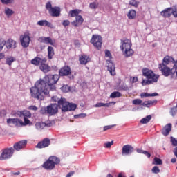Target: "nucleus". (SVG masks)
Returning a JSON list of instances; mask_svg holds the SVG:
<instances>
[{
  "instance_id": "dca6fc26",
  "label": "nucleus",
  "mask_w": 177,
  "mask_h": 177,
  "mask_svg": "<svg viewBox=\"0 0 177 177\" xmlns=\"http://www.w3.org/2000/svg\"><path fill=\"white\" fill-rule=\"evenodd\" d=\"M59 74L61 77L70 75L71 74V68L68 66H64L59 70Z\"/></svg>"
},
{
  "instance_id": "49530a36",
  "label": "nucleus",
  "mask_w": 177,
  "mask_h": 177,
  "mask_svg": "<svg viewBox=\"0 0 177 177\" xmlns=\"http://www.w3.org/2000/svg\"><path fill=\"white\" fill-rule=\"evenodd\" d=\"M61 89L64 93H67V92L70 91V87L68 85H64Z\"/></svg>"
},
{
  "instance_id": "c85d7f7f",
  "label": "nucleus",
  "mask_w": 177,
  "mask_h": 177,
  "mask_svg": "<svg viewBox=\"0 0 177 177\" xmlns=\"http://www.w3.org/2000/svg\"><path fill=\"white\" fill-rule=\"evenodd\" d=\"M80 13H81V10H72L69 11V16L71 17H77V16H80Z\"/></svg>"
},
{
  "instance_id": "a211bd4d",
  "label": "nucleus",
  "mask_w": 177,
  "mask_h": 177,
  "mask_svg": "<svg viewBox=\"0 0 177 177\" xmlns=\"http://www.w3.org/2000/svg\"><path fill=\"white\" fill-rule=\"evenodd\" d=\"M171 131H172V124L168 123L162 129L161 133L163 136H168Z\"/></svg>"
},
{
  "instance_id": "4c0bfd02",
  "label": "nucleus",
  "mask_w": 177,
  "mask_h": 177,
  "mask_svg": "<svg viewBox=\"0 0 177 177\" xmlns=\"http://www.w3.org/2000/svg\"><path fill=\"white\" fill-rule=\"evenodd\" d=\"M22 115L24 116V118H31L32 114L30 111H23Z\"/></svg>"
},
{
  "instance_id": "6e6552de",
  "label": "nucleus",
  "mask_w": 177,
  "mask_h": 177,
  "mask_svg": "<svg viewBox=\"0 0 177 177\" xmlns=\"http://www.w3.org/2000/svg\"><path fill=\"white\" fill-rule=\"evenodd\" d=\"M14 153L15 149L13 147L6 148L3 150L0 156V161H3V160H9V158H12Z\"/></svg>"
},
{
  "instance_id": "bf43d9fd",
  "label": "nucleus",
  "mask_w": 177,
  "mask_h": 177,
  "mask_svg": "<svg viewBox=\"0 0 177 177\" xmlns=\"http://www.w3.org/2000/svg\"><path fill=\"white\" fill-rule=\"evenodd\" d=\"M28 110H33V111H37L38 110V107L36 106L32 105L28 107Z\"/></svg>"
},
{
  "instance_id": "423d86ee",
  "label": "nucleus",
  "mask_w": 177,
  "mask_h": 177,
  "mask_svg": "<svg viewBox=\"0 0 177 177\" xmlns=\"http://www.w3.org/2000/svg\"><path fill=\"white\" fill-rule=\"evenodd\" d=\"M142 75L146 77L147 80H151L152 81L155 80L156 82H157L158 78H160V75H156L154 72L147 68L142 69Z\"/></svg>"
},
{
  "instance_id": "69168bd1",
  "label": "nucleus",
  "mask_w": 177,
  "mask_h": 177,
  "mask_svg": "<svg viewBox=\"0 0 177 177\" xmlns=\"http://www.w3.org/2000/svg\"><path fill=\"white\" fill-rule=\"evenodd\" d=\"M171 15H173V16L174 17H177V10H176V9H174L173 11H171Z\"/></svg>"
},
{
  "instance_id": "0e129e2a",
  "label": "nucleus",
  "mask_w": 177,
  "mask_h": 177,
  "mask_svg": "<svg viewBox=\"0 0 177 177\" xmlns=\"http://www.w3.org/2000/svg\"><path fill=\"white\" fill-rule=\"evenodd\" d=\"M143 154H145V156L148 157V158H150V157H151V154H150V153H149L147 151H144Z\"/></svg>"
},
{
  "instance_id": "0eeeda50",
  "label": "nucleus",
  "mask_w": 177,
  "mask_h": 177,
  "mask_svg": "<svg viewBox=\"0 0 177 177\" xmlns=\"http://www.w3.org/2000/svg\"><path fill=\"white\" fill-rule=\"evenodd\" d=\"M90 42L98 50L102 49V44H103L102 36L99 35H93L90 40Z\"/></svg>"
},
{
  "instance_id": "72a5a7b5",
  "label": "nucleus",
  "mask_w": 177,
  "mask_h": 177,
  "mask_svg": "<svg viewBox=\"0 0 177 177\" xmlns=\"http://www.w3.org/2000/svg\"><path fill=\"white\" fill-rule=\"evenodd\" d=\"M24 121L21 120V127H26V125H32V122L30 121V120H28L27 118H24Z\"/></svg>"
},
{
  "instance_id": "79ce46f5",
  "label": "nucleus",
  "mask_w": 177,
  "mask_h": 177,
  "mask_svg": "<svg viewBox=\"0 0 177 177\" xmlns=\"http://www.w3.org/2000/svg\"><path fill=\"white\" fill-rule=\"evenodd\" d=\"M155 165H162V160L157 157H155L153 159Z\"/></svg>"
},
{
  "instance_id": "412c9836",
  "label": "nucleus",
  "mask_w": 177,
  "mask_h": 177,
  "mask_svg": "<svg viewBox=\"0 0 177 177\" xmlns=\"http://www.w3.org/2000/svg\"><path fill=\"white\" fill-rule=\"evenodd\" d=\"M79 62H80V64H83L85 66V64H86L89 63V62H91V58L88 55H82L80 56Z\"/></svg>"
},
{
  "instance_id": "de8ad7c7",
  "label": "nucleus",
  "mask_w": 177,
  "mask_h": 177,
  "mask_svg": "<svg viewBox=\"0 0 177 177\" xmlns=\"http://www.w3.org/2000/svg\"><path fill=\"white\" fill-rule=\"evenodd\" d=\"M14 125L15 127H21V120L15 118V120L14 122Z\"/></svg>"
},
{
  "instance_id": "a18cd8bd",
  "label": "nucleus",
  "mask_w": 177,
  "mask_h": 177,
  "mask_svg": "<svg viewBox=\"0 0 177 177\" xmlns=\"http://www.w3.org/2000/svg\"><path fill=\"white\" fill-rule=\"evenodd\" d=\"M90 9H97L99 8V3L96 2H93L89 4Z\"/></svg>"
},
{
  "instance_id": "473e14b6",
  "label": "nucleus",
  "mask_w": 177,
  "mask_h": 177,
  "mask_svg": "<svg viewBox=\"0 0 177 177\" xmlns=\"http://www.w3.org/2000/svg\"><path fill=\"white\" fill-rule=\"evenodd\" d=\"M122 95L118 91H114L110 95L111 99H115V97H121Z\"/></svg>"
},
{
  "instance_id": "2eb2a0df",
  "label": "nucleus",
  "mask_w": 177,
  "mask_h": 177,
  "mask_svg": "<svg viewBox=\"0 0 177 177\" xmlns=\"http://www.w3.org/2000/svg\"><path fill=\"white\" fill-rule=\"evenodd\" d=\"M46 62H48L46 58L42 59L39 57H36L30 61V63H31V64H33V66H40L42 64V63H46Z\"/></svg>"
},
{
  "instance_id": "13d9d810",
  "label": "nucleus",
  "mask_w": 177,
  "mask_h": 177,
  "mask_svg": "<svg viewBox=\"0 0 177 177\" xmlns=\"http://www.w3.org/2000/svg\"><path fill=\"white\" fill-rule=\"evenodd\" d=\"M113 127H115V125H108L104 127V131H109V129H111V128H113Z\"/></svg>"
},
{
  "instance_id": "c9c22d12",
  "label": "nucleus",
  "mask_w": 177,
  "mask_h": 177,
  "mask_svg": "<svg viewBox=\"0 0 177 177\" xmlns=\"http://www.w3.org/2000/svg\"><path fill=\"white\" fill-rule=\"evenodd\" d=\"M150 120H151V115H147L145 118H143L142 119H141L140 120V123L141 124H147L148 122H149Z\"/></svg>"
},
{
  "instance_id": "aec40b11",
  "label": "nucleus",
  "mask_w": 177,
  "mask_h": 177,
  "mask_svg": "<svg viewBox=\"0 0 177 177\" xmlns=\"http://www.w3.org/2000/svg\"><path fill=\"white\" fill-rule=\"evenodd\" d=\"M171 10H172V8H171V7L165 8L162 11L160 12V15L162 17H165V19H167L168 17H171V16L172 15Z\"/></svg>"
},
{
  "instance_id": "5fc2aeb1",
  "label": "nucleus",
  "mask_w": 177,
  "mask_h": 177,
  "mask_svg": "<svg viewBox=\"0 0 177 177\" xmlns=\"http://www.w3.org/2000/svg\"><path fill=\"white\" fill-rule=\"evenodd\" d=\"M13 0H1V2L3 3V5H8V3H12Z\"/></svg>"
},
{
  "instance_id": "ddd939ff",
  "label": "nucleus",
  "mask_w": 177,
  "mask_h": 177,
  "mask_svg": "<svg viewBox=\"0 0 177 177\" xmlns=\"http://www.w3.org/2000/svg\"><path fill=\"white\" fill-rule=\"evenodd\" d=\"M27 146V140H23L21 141H19L14 144L13 145V149L14 151L16 150V151H20V150H22V149H24Z\"/></svg>"
},
{
  "instance_id": "a878e982",
  "label": "nucleus",
  "mask_w": 177,
  "mask_h": 177,
  "mask_svg": "<svg viewBox=\"0 0 177 177\" xmlns=\"http://www.w3.org/2000/svg\"><path fill=\"white\" fill-rule=\"evenodd\" d=\"M39 68L43 73H49L50 68L46 62H41V64L39 66Z\"/></svg>"
},
{
  "instance_id": "a19ab883",
  "label": "nucleus",
  "mask_w": 177,
  "mask_h": 177,
  "mask_svg": "<svg viewBox=\"0 0 177 177\" xmlns=\"http://www.w3.org/2000/svg\"><path fill=\"white\" fill-rule=\"evenodd\" d=\"M143 101H142V100L140 99H134L133 101H132V103L134 106H140V104H143Z\"/></svg>"
},
{
  "instance_id": "39448f33",
  "label": "nucleus",
  "mask_w": 177,
  "mask_h": 177,
  "mask_svg": "<svg viewBox=\"0 0 177 177\" xmlns=\"http://www.w3.org/2000/svg\"><path fill=\"white\" fill-rule=\"evenodd\" d=\"M46 9L53 17H59L60 16V7H52V3L48 1L46 4Z\"/></svg>"
},
{
  "instance_id": "393cba45",
  "label": "nucleus",
  "mask_w": 177,
  "mask_h": 177,
  "mask_svg": "<svg viewBox=\"0 0 177 177\" xmlns=\"http://www.w3.org/2000/svg\"><path fill=\"white\" fill-rule=\"evenodd\" d=\"M47 52H48L47 57L48 60H52V59H53V56H55V48L49 46L47 48Z\"/></svg>"
},
{
  "instance_id": "e433bc0d",
  "label": "nucleus",
  "mask_w": 177,
  "mask_h": 177,
  "mask_svg": "<svg viewBox=\"0 0 177 177\" xmlns=\"http://www.w3.org/2000/svg\"><path fill=\"white\" fill-rule=\"evenodd\" d=\"M124 55L126 57H131V56H132V55H133V50H132V48L126 50L124 52Z\"/></svg>"
},
{
  "instance_id": "58836bf2",
  "label": "nucleus",
  "mask_w": 177,
  "mask_h": 177,
  "mask_svg": "<svg viewBox=\"0 0 177 177\" xmlns=\"http://www.w3.org/2000/svg\"><path fill=\"white\" fill-rule=\"evenodd\" d=\"M14 13H15V11L12 10L9 8H7L5 9V15H6L8 17H10V16H12V15H13Z\"/></svg>"
},
{
  "instance_id": "4be33fe9",
  "label": "nucleus",
  "mask_w": 177,
  "mask_h": 177,
  "mask_svg": "<svg viewBox=\"0 0 177 177\" xmlns=\"http://www.w3.org/2000/svg\"><path fill=\"white\" fill-rule=\"evenodd\" d=\"M108 71H109L110 74L112 75H115V66L114 64L110 61H108L106 63Z\"/></svg>"
},
{
  "instance_id": "f3484780",
  "label": "nucleus",
  "mask_w": 177,
  "mask_h": 177,
  "mask_svg": "<svg viewBox=\"0 0 177 177\" xmlns=\"http://www.w3.org/2000/svg\"><path fill=\"white\" fill-rule=\"evenodd\" d=\"M38 41L41 44H49L52 46H55V39L53 40L50 37H40L38 38Z\"/></svg>"
},
{
  "instance_id": "cd10ccee",
  "label": "nucleus",
  "mask_w": 177,
  "mask_h": 177,
  "mask_svg": "<svg viewBox=\"0 0 177 177\" xmlns=\"http://www.w3.org/2000/svg\"><path fill=\"white\" fill-rule=\"evenodd\" d=\"M170 62H174V58L172 57L167 55L163 58L162 63L159 64H163V66H167L169 64Z\"/></svg>"
},
{
  "instance_id": "4468645a",
  "label": "nucleus",
  "mask_w": 177,
  "mask_h": 177,
  "mask_svg": "<svg viewBox=\"0 0 177 177\" xmlns=\"http://www.w3.org/2000/svg\"><path fill=\"white\" fill-rule=\"evenodd\" d=\"M122 46H120L121 50L125 52V50H128L132 48V44L131 43V40L126 39L124 40L121 41Z\"/></svg>"
},
{
  "instance_id": "4d7b16f0",
  "label": "nucleus",
  "mask_w": 177,
  "mask_h": 177,
  "mask_svg": "<svg viewBox=\"0 0 177 177\" xmlns=\"http://www.w3.org/2000/svg\"><path fill=\"white\" fill-rule=\"evenodd\" d=\"M62 25L64 26V27H67V26H70V21L68 20H64Z\"/></svg>"
},
{
  "instance_id": "8fccbe9b",
  "label": "nucleus",
  "mask_w": 177,
  "mask_h": 177,
  "mask_svg": "<svg viewBox=\"0 0 177 177\" xmlns=\"http://www.w3.org/2000/svg\"><path fill=\"white\" fill-rule=\"evenodd\" d=\"M170 142H171L172 146H174V147L177 146V140L175 138L171 137Z\"/></svg>"
},
{
  "instance_id": "f257e3e1",
  "label": "nucleus",
  "mask_w": 177,
  "mask_h": 177,
  "mask_svg": "<svg viewBox=\"0 0 177 177\" xmlns=\"http://www.w3.org/2000/svg\"><path fill=\"white\" fill-rule=\"evenodd\" d=\"M60 79L59 75H47L44 79L37 80L35 86L30 88V95L34 99L37 100H44L45 96L48 95L50 91H56V84Z\"/></svg>"
},
{
  "instance_id": "6e6d98bb",
  "label": "nucleus",
  "mask_w": 177,
  "mask_h": 177,
  "mask_svg": "<svg viewBox=\"0 0 177 177\" xmlns=\"http://www.w3.org/2000/svg\"><path fill=\"white\" fill-rule=\"evenodd\" d=\"M176 112H177V109H176V108H171V111H170V113H171V115H175L176 114Z\"/></svg>"
},
{
  "instance_id": "3c124183",
  "label": "nucleus",
  "mask_w": 177,
  "mask_h": 177,
  "mask_svg": "<svg viewBox=\"0 0 177 177\" xmlns=\"http://www.w3.org/2000/svg\"><path fill=\"white\" fill-rule=\"evenodd\" d=\"M152 172L153 174H160V168L158 167L155 166L152 168Z\"/></svg>"
},
{
  "instance_id": "c756f323",
  "label": "nucleus",
  "mask_w": 177,
  "mask_h": 177,
  "mask_svg": "<svg viewBox=\"0 0 177 177\" xmlns=\"http://www.w3.org/2000/svg\"><path fill=\"white\" fill-rule=\"evenodd\" d=\"M154 96H158V93H142L140 94V97L143 99L144 97H153Z\"/></svg>"
},
{
  "instance_id": "9b49d317",
  "label": "nucleus",
  "mask_w": 177,
  "mask_h": 177,
  "mask_svg": "<svg viewBox=\"0 0 177 177\" xmlns=\"http://www.w3.org/2000/svg\"><path fill=\"white\" fill-rule=\"evenodd\" d=\"M50 145V139L46 138L39 141L36 145V149H45Z\"/></svg>"
},
{
  "instance_id": "338daca9",
  "label": "nucleus",
  "mask_w": 177,
  "mask_h": 177,
  "mask_svg": "<svg viewBox=\"0 0 177 177\" xmlns=\"http://www.w3.org/2000/svg\"><path fill=\"white\" fill-rule=\"evenodd\" d=\"M174 63V68H175V70H177V60L175 61V59H174V61H172Z\"/></svg>"
},
{
  "instance_id": "20e7f679",
  "label": "nucleus",
  "mask_w": 177,
  "mask_h": 177,
  "mask_svg": "<svg viewBox=\"0 0 177 177\" xmlns=\"http://www.w3.org/2000/svg\"><path fill=\"white\" fill-rule=\"evenodd\" d=\"M59 113V106L57 104H50L46 107H42L40 110V114H48L49 115H55Z\"/></svg>"
},
{
  "instance_id": "864d4df0",
  "label": "nucleus",
  "mask_w": 177,
  "mask_h": 177,
  "mask_svg": "<svg viewBox=\"0 0 177 177\" xmlns=\"http://www.w3.org/2000/svg\"><path fill=\"white\" fill-rule=\"evenodd\" d=\"M6 45V41L5 40L0 41V52L3 49V46Z\"/></svg>"
},
{
  "instance_id": "603ef678",
  "label": "nucleus",
  "mask_w": 177,
  "mask_h": 177,
  "mask_svg": "<svg viewBox=\"0 0 177 177\" xmlns=\"http://www.w3.org/2000/svg\"><path fill=\"white\" fill-rule=\"evenodd\" d=\"M15 120L16 118H8L7 119V124H13L14 125Z\"/></svg>"
},
{
  "instance_id": "7ed1b4c3",
  "label": "nucleus",
  "mask_w": 177,
  "mask_h": 177,
  "mask_svg": "<svg viewBox=\"0 0 177 177\" xmlns=\"http://www.w3.org/2000/svg\"><path fill=\"white\" fill-rule=\"evenodd\" d=\"M57 164H60V159L57 156H50L42 165V167L44 168V169L52 171Z\"/></svg>"
},
{
  "instance_id": "2f4dec72",
  "label": "nucleus",
  "mask_w": 177,
  "mask_h": 177,
  "mask_svg": "<svg viewBox=\"0 0 177 177\" xmlns=\"http://www.w3.org/2000/svg\"><path fill=\"white\" fill-rule=\"evenodd\" d=\"M154 82H156V79L153 80H151V79L143 80L142 82V86H145V85H150L151 84H154Z\"/></svg>"
},
{
  "instance_id": "7c9ffc66",
  "label": "nucleus",
  "mask_w": 177,
  "mask_h": 177,
  "mask_svg": "<svg viewBox=\"0 0 177 177\" xmlns=\"http://www.w3.org/2000/svg\"><path fill=\"white\" fill-rule=\"evenodd\" d=\"M128 19L129 20H133L136 17V11L135 10H131L127 14Z\"/></svg>"
},
{
  "instance_id": "1a4fd4ad",
  "label": "nucleus",
  "mask_w": 177,
  "mask_h": 177,
  "mask_svg": "<svg viewBox=\"0 0 177 177\" xmlns=\"http://www.w3.org/2000/svg\"><path fill=\"white\" fill-rule=\"evenodd\" d=\"M30 41V33H25L20 36V42L23 48H28Z\"/></svg>"
},
{
  "instance_id": "09e8293b",
  "label": "nucleus",
  "mask_w": 177,
  "mask_h": 177,
  "mask_svg": "<svg viewBox=\"0 0 177 177\" xmlns=\"http://www.w3.org/2000/svg\"><path fill=\"white\" fill-rule=\"evenodd\" d=\"M113 145H114L113 141L107 142L104 145V147H106V149H110V147H111V146H113Z\"/></svg>"
},
{
  "instance_id": "ea45409f",
  "label": "nucleus",
  "mask_w": 177,
  "mask_h": 177,
  "mask_svg": "<svg viewBox=\"0 0 177 177\" xmlns=\"http://www.w3.org/2000/svg\"><path fill=\"white\" fill-rule=\"evenodd\" d=\"M11 114L12 115H15V117H21V115H23V111H12Z\"/></svg>"
},
{
  "instance_id": "6ab92c4d",
  "label": "nucleus",
  "mask_w": 177,
  "mask_h": 177,
  "mask_svg": "<svg viewBox=\"0 0 177 177\" xmlns=\"http://www.w3.org/2000/svg\"><path fill=\"white\" fill-rule=\"evenodd\" d=\"M82 23H84V18L82 15H79L75 17V20L71 22L72 26L74 27H80V26H82Z\"/></svg>"
},
{
  "instance_id": "f03ea898",
  "label": "nucleus",
  "mask_w": 177,
  "mask_h": 177,
  "mask_svg": "<svg viewBox=\"0 0 177 177\" xmlns=\"http://www.w3.org/2000/svg\"><path fill=\"white\" fill-rule=\"evenodd\" d=\"M51 100L53 102H57V106L64 113H66V111H74L77 109V104L67 102V100L65 98L59 99L57 96H53L51 97Z\"/></svg>"
},
{
  "instance_id": "680f3d73",
  "label": "nucleus",
  "mask_w": 177,
  "mask_h": 177,
  "mask_svg": "<svg viewBox=\"0 0 177 177\" xmlns=\"http://www.w3.org/2000/svg\"><path fill=\"white\" fill-rule=\"evenodd\" d=\"M130 81H131V82H132L133 84H135V82H138V77H131L130 78Z\"/></svg>"
},
{
  "instance_id": "052dcab7",
  "label": "nucleus",
  "mask_w": 177,
  "mask_h": 177,
  "mask_svg": "<svg viewBox=\"0 0 177 177\" xmlns=\"http://www.w3.org/2000/svg\"><path fill=\"white\" fill-rule=\"evenodd\" d=\"M105 56L106 57H111V53L109 50H105Z\"/></svg>"
},
{
  "instance_id": "c03bdc74",
  "label": "nucleus",
  "mask_w": 177,
  "mask_h": 177,
  "mask_svg": "<svg viewBox=\"0 0 177 177\" xmlns=\"http://www.w3.org/2000/svg\"><path fill=\"white\" fill-rule=\"evenodd\" d=\"M129 5L134 8H138V6H139V1H137L136 0H131L129 1Z\"/></svg>"
},
{
  "instance_id": "5701e85b",
  "label": "nucleus",
  "mask_w": 177,
  "mask_h": 177,
  "mask_svg": "<svg viewBox=\"0 0 177 177\" xmlns=\"http://www.w3.org/2000/svg\"><path fill=\"white\" fill-rule=\"evenodd\" d=\"M7 49H15L16 48V41L10 39L6 42Z\"/></svg>"
},
{
  "instance_id": "9d476101",
  "label": "nucleus",
  "mask_w": 177,
  "mask_h": 177,
  "mask_svg": "<svg viewBox=\"0 0 177 177\" xmlns=\"http://www.w3.org/2000/svg\"><path fill=\"white\" fill-rule=\"evenodd\" d=\"M158 68L161 71L162 75L165 77H169L171 75V68L167 66V65L158 64Z\"/></svg>"
},
{
  "instance_id": "774afa93",
  "label": "nucleus",
  "mask_w": 177,
  "mask_h": 177,
  "mask_svg": "<svg viewBox=\"0 0 177 177\" xmlns=\"http://www.w3.org/2000/svg\"><path fill=\"white\" fill-rule=\"evenodd\" d=\"M74 174V171H70L66 177H71Z\"/></svg>"
},
{
  "instance_id": "f8f14e48",
  "label": "nucleus",
  "mask_w": 177,
  "mask_h": 177,
  "mask_svg": "<svg viewBox=\"0 0 177 177\" xmlns=\"http://www.w3.org/2000/svg\"><path fill=\"white\" fill-rule=\"evenodd\" d=\"M135 151V149L131 145H126L122 147V156H131V153Z\"/></svg>"
},
{
  "instance_id": "37998d69",
  "label": "nucleus",
  "mask_w": 177,
  "mask_h": 177,
  "mask_svg": "<svg viewBox=\"0 0 177 177\" xmlns=\"http://www.w3.org/2000/svg\"><path fill=\"white\" fill-rule=\"evenodd\" d=\"M110 106V104H104L103 102H98L95 105V107H109Z\"/></svg>"
},
{
  "instance_id": "bb28decb",
  "label": "nucleus",
  "mask_w": 177,
  "mask_h": 177,
  "mask_svg": "<svg viewBox=\"0 0 177 177\" xmlns=\"http://www.w3.org/2000/svg\"><path fill=\"white\" fill-rule=\"evenodd\" d=\"M154 104H157V100H149V101H145L142 104V106L143 107H151V106H154Z\"/></svg>"
},
{
  "instance_id": "f704fd0d",
  "label": "nucleus",
  "mask_w": 177,
  "mask_h": 177,
  "mask_svg": "<svg viewBox=\"0 0 177 177\" xmlns=\"http://www.w3.org/2000/svg\"><path fill=\"white\" fill-rule=\"evenodd\" d=\"M13 62H16V58L13 57H8L6 59V63L8 66H12V63H13Z\"/></svg>"
},
{
  "instance_id": "e2e57ef3",
  "label": "nucleus",
  "mask_w": 177,
  "mask_h": 177,
  "mask_svg": "<svg viewBox=\"0 0 177 177\" xmlns=\"http://www.w3.org/2000/svg\"><path fill=\"white\" fill-rule=\"evenodd\" d=\"M7 114V112L6 110H1L0 112V116L1 117H5Z\"/></svg>"
},
{
  "instance_id": "b1692460",
  "label": "nucleus",
  "mask_w": 177,
  "mask_h": 177,
  "mask_svg": "<svg viewBox=\"0 0 177 177\" xmlns=\"http://www.w3.org/2000/svg\"><path fill=\"white\" fill-rule=\"evenodd\" d=\"M37 25L53 28V25L52 24V23L48 21L47 20H40L37 22Z\"/></svg>"
}]
</instances>
